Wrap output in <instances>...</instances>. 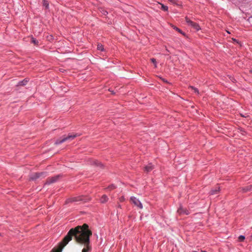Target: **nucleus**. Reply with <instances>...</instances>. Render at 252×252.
<instances>
[{"label":"nucleus","mask_w":252,"mask_h":252,"mask_svg":"<svg viewBox=\"0 0 252 252\" xmlns=\"http://www.w3.org/2000/svg\"><path fill=\"white\" fill-rule=\"evenodd\" d=\"M169 1H170V2L173 3V4H176V0H168Z\"/></svg>","instance_id":"obj_25"},{"label":"nucleus","mask_w":252,"mask_h":252,"mask_svg":"<svg viewBox=\"0 0 252 252\" xmlns=\"http://www.w3.org/2000/svg\"><path fill=\"white\" fill-rule=\"evenodd\" d=\"M151 62H152L153 63H154L155 67H157V62H156V59H154V58H152V59H151Z\"/></svg>","instance_id":"obj_23"},{"label":"nucleus","mask_w":252,"mask_h":252,"mask_svg":"<svg viewBox=\"0 0 252 252\" xmlns=\"http://www.w3.org/2000/svg\"><path fill=\"white\" fill-rule=\"evenodd\" d=\"M220 191V187H217L215 189H212L210 191V194L214 195L218 193Z\"/></svg>","instance_id":"obj_13"},{"label":"nucleus","mask_w":252,"mask_h":252,"mask_svg":"<svg viewBox=\"0 0 252 252\" xmlns=\"http://www.w3.org/2000/svg\"><path fill=\"white\" fill-rule=\"evenodd\" d=\"M130 201L133 203L134 205L137 206L139 209H142L143 206L141 202L139 201V200L136 198L135 197L132 196L130 197Z\"/></svg>","instance_id":"obj_5"},{"label":"nucleus","mask_w":252,"mask_h":252,"mask_svg":"<svg viewBox=\"0 0 252 252\" xmlns=\"http://www.w3.org/2000/svg\"><path fill=\"white\" fill-rule=\"evenodd\" d=\"M77 136V134H69L67 136H64L62 139H58L55 144L58 145L68 140H72Z\"/></svg>","instance_id":"obj_2"},{"label":"nucleus","mask_w":252,"mask_h":252,"mask_svg":"<svg viewBox=\"0 0 252 252\" xmlns=\"http://www.w3.org/2000/svg\"><path fill=\"white\" fill-rule=\"evenodd\" d=\"M32 42L35 45H37L38 43V41L33 38H32Z\"/></svg>","instance_id":"obj_21"},{"label":"nucleus","mask_w":252,"mask_h":252,"mask_svg":"<svg viewBox=\"0 0 252 252\" xmlns=\"http://www.w3.org/2000/svg\"><path fill=\"white\" fill-rule=\"evenodd\" d=\"M178 213L180 215H188L189 214V211L186 208H184L182 206H181L177 211Z\"/></svg>","instance_id":"obj_7"},{"label":"nucleus","mask_w":252,"mask_h":252,"mask_svg":"<svg viewBox=\"0 0 252 252\" xmlns=\"http://www.w3.org/2000/svg\"><path fill=\"white\" fill-rule=\"evenodd\" d=\"M120 201H124V200L125 198H124V197L123 196V197H121L120 198Z\"/></svg>","instance_id":"obj_26"},{"label":"nucleus","mask_w":252,"mask_h":252,"mask_svg":"<svg viewBox=\"0 0 252 252\" xmlns=\"http://www.w3.org/2000/svg\"><path fill=\"white\" fill-rule=\"evenodd\" d=\"M28 81H29V79L28 78H25L23 80L19 82L17 84V86H25L27 84Z\"/></svg>","instance_id":"obj_10"},{"label":"nucleus","mask_w":252,"mask_h":252,"mask_svg":"<svg viewBox=\"0 0 252 252\" xmlns=\"http://www.w3.org/2000/svg\"><path fill=\"white\" fill-rule=\"evenodd\" d=\"M92 164L96 166H99L100 168H103V165L101 163V162L96 160H94L92 161Z\"/></svg>","instance_id":"obj_11"},{"label":"nucleus","mask_w":252,"mask_h":252,"mask_svg":"<svg viewBox=\"0 0 252 252\" xmlns=\"http://www.w3.org/2000/svg\"><path fill=\"white\" fill-rule=\"evenodd\" d=\"M43 174H44V172L33 173L31 175L30 179L32 180H35V179L40 177Z\"/></svg>","instance_id":"obj_8"},{"label":"nucleus","mask_w":252,"mask_h":252,"mask_svg":"<svg viewBox=\"0 0 252 252\" xmlns=\"http://www.w3.org/2000/svg\"><path fill=\"white\" fill-rule=\"evenodd\" d=\"M88 200H89V199L87 197H85L83 196H79L73 197L72 198H68L66 200L65 203H68L69 202H79V201L86 202Z\"/></svg>","instance_id":"obj_3"},{"label":"nucleus","mask_w":252,"mask_h":252,"mask_svg":"<svg viewBox=\"0 0 252 252\" xmlns=\"http://www.w3.org/2000/svg\"><path fill=\"white\" fill-rule=\"evenodd\" d=\"M88 224L84 223L83 225H78L71 228L67 235L59 244L57 248L53 249V252H62L63 248L74 237L76 242L84 246L82 252H88L91 250L90 237L92 235V231L89 229Z\"/></svg>","instance_id":"obj_1"},{"label":"nucleus","mask_w":252,"mask_h":252,"mask_svg":"<svg viewBox=\"0 0 252 252\" xmlns=\"http://www.w3.org/2000/svg\"><path fill=\"white\" fill-rule=\"evenodd\" d=\"M192 252H197V251H193ZM201 252H206L202 251Z\"/></svg>","instance_id":"obj_27"},{"label":"nucleus","mask_w":252,"mask_h":252,"mask_svg":"<svg viewBox=\"0 0 252 252\" xmlns=\"http://www.w3.org/2000/svg\"><path fill=\"white\" fill-rule=\"evenodd\" d=\"M108 200V197L106 195H103L100 199V201L102 203L106 202Z\"/></svg>","instance_id":"obj_14"},{"label":"nucleus","mask_w":252,"mask_h":252,"mask_svg":"<svg viewBox=\"0 0 252 252\" xmlns=\"http://www.w3.org/2000/svg\"><path fill=\"white\" fill-rule=\"evenodd\" d=\"M241 189L243 192H247L252 189V186L249 185L245 187H243Z\"/></svg>","instance_id":"obj_9"},{"label":"nucleus","mask_w":252,"mask_h":252,"mask_svg":"<svg viewBox=\"0 0 252 252\" xmlns=\"http://www.w3.org/2000/svg\"><path fill=\"white\" fill-rule=\"evenodd\" d=\"M100 12L104 15H106L108 14L107 11L103 9H100Z\"/></svg>","instance_id":"obj_20"},{"label":"nucleus","mask_w":252,"mask_h":252,"mask_svg":"<svg viewBox=\"0 0 252 252\" xmlns=\"http://www.w3.org/2000/svg\"><path fill=\"white\" fill-rule=\"evenodd\" d=\"M250 240L252 241V235L251 236Z\"/></svg>","instance_id":"obj_28"},{"label":"nucleus","mask_w":252,"mask_h":252,"mask_svg":"<svg viewBox=\"0 0 252 252\" xmlns=\"http://www.w3.org/2000/svg\"><path fill=\"white\" fill-rule=\"evenodd\" d=\"M60 178V175H57L54 177L48 178L45 183V184L49 185L57 182Z\"/></svg>","instance_id":"obj_6"},{"label":"nucleus","mask_w":252,"mask_h":252,"mask_svg":"<svg viewBox=\"0 0 252 252\" xmlns=\"http://www.w3.org/2000/svg\"><path fill=\"white\" fill-rule=\"evenodd\" d=\"M154 168L153 166L152 165L151 163H149L148 165H146L145 168L144 170L146 172H149L151 171Z\"/></svg>","instance_id":"obj_12"},{"label":"nucleus","mask_w":252,"mask_h":252,"mask_svg":"<svg viewBox=\"0 0 252 252\" xmlns=\"http://www.w3.org/2000/svg\"><path fill=\"white\" fill-rule=\"evenodd\" d=\"M189 88H190L191 89H192V90H193V91H194V92L195 93H196V94H199V91H198V90L197 88H195V87H193V86H190L189 87Z\"/></svg>","instance_id":"obj_16"},{"label":"nucleus","mask_w":252,"mask_h":252,"mask_svg":"<svg viewBox=\"0 0 252 252\" xmlns=\"http://www.w3.org/2000/svg\"><path fill=\"white\" fill-rule=\"evenodd\" d=\"M116 188V186L114 185H111L110 186H109L108 187V189H110V190H112V189H114Z\"/></svg>","instance_id":"obj_22"},{"label":"nucleus","mask_w":252,"mask_h":252,"mask_svg":"<svg viewBox=\"0 0 252 252\" xmlns=\"http://www.w3.org/2000/svg\"><path fill=\"white\" fill-rule=\"evenodd\" d=\"M174 29L175 30H176L177 31H178V32H180L181 33H182V34H184V33H183V32H182V31L180 29H179V28H178L177 27H175L174 28Z\"/></svg>","instance_id":"obj_24"},{"label":"nucleus","mask_w":252,"mask_h":252,"mask_svg":"<svg viewBox=\"0 0 252 252\" xmlns=\"http://www.w3.org/2000/svg\"><path fill=\"white\" fill-rule=\"evenodd\" d=\"M97 49L100 51H103L104 50L103 46L101 44H98L97 45Z\"/></svg>","instance_id":"obj_17"},{"label":"nucleus","mask_w":252,"mask_h":252,"mask_svg":"<svg viewBox=\"0 0 252 252\" xmlns=\"http://www.w3.org/2000/svg\"><path fill=\"white\" fill-rule=\"evenodd\" d=\"M245 237L243 235H240L239 236V237H238V240L240 242H243L244 241V240H245Z\"/></svg>","instance_id":"obj_19"},{"label":"nucleus","mask_w":252,"mask_h":252,"mask_svg":"<svg viewBox=\"0 0 252 252\" xmlns=\"http://www.w3.org/2000/svg\"><path fill=\"white\" fill-rule=\"evenodd\" d=\"M252 72V71H251Z\"/></svg>","instance_id":"obj_29"},{"label":"nucleus","mask_w":252,"mask_h":252,"mask_svg":"<svg viewBox=\"0 0 252 252\" xmlns=\"http://www.w3.org/2000/svg\"><path fill=\"white\" fill-rule=\"evenodd\" d=\"M43 5L46 8H48L49 7V2L47 0H43Z\"/></svg>","instance_id":"obj_15"},{"label":"nucleus","mask_w":252,"mask_h":252,"mask_svg":"<svg viewBox=\"0 0 252 252\" xmlns=\"http://www.w3.org/2000/svg\"><path fill=\"white\" fill-rule=\"evenodd\" d=\"M161 5V9L165 11H167L168 10V7L167 6H165L162 4H160Z\"/></svg>","instance_id":"obj_18"},{"label":"nucleus","mask_w":252,"mask_h":252,"mask_svg":"<svg viewBox=\"0 0 252 252\" xmlns=\"http://www.w3.org/2000/svg\"><path fill=\"white\" fill-rule=\"evenodd\" d=\"M185 21L189 25L191 26L196 31H198L200 29V28L198 24L191 21L187 17L185 18Z\"/></svg>","instance_id":"obj_4"}]
</instances>
